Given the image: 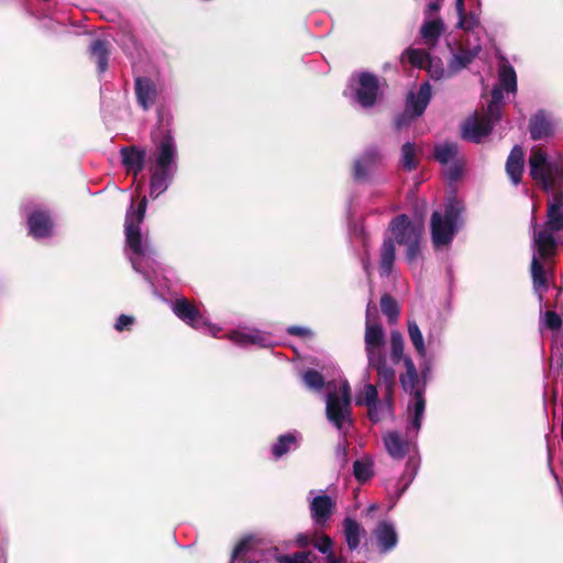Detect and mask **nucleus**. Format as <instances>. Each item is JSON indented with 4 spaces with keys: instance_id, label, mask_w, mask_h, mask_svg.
Returning a JSON list of instances; mask_svg holds the SVG:
<instances>
[{
    "instance_id": "nucleus-2",
    "label": "nucleus",
    "mask_w": 563,
    "mask_h": 563,
    "mask_svg": "<svg viewBox=\"0 0 563 563\" xmlns=\"http://www.w3.org/2000/svg\"><path fill=\"white\" fill-rule=\"evenodd\" d=\"M529 174L545 192L563 185V164L549 162L547 153L540 146L531 148Z\"/></svg>"
},
{
    "instance_id": "nucleus-31",
    "label": "nucleus",
    "mask_w": 563,
    "mask_h": 563,
    "mask_svg": "<svg viewBox=\"0 0 563 563\" xmlns=\"http://www.w3.org/2000/svg\"><path fill=\"white\" fill-rule=\"evenodd\" d=\"M384 443L388 453L396 460H401L408 452V442L402 440L397 432H389L384 437Z\"/></svg>"
},
{
    "instance_id": "nucleus-13",
    "label": "nucleus",
    "mask_w": 563,
    "mask_h": 563,
    "mask_svg": "<svg viewBox=\"0 0 563 563\" xmlns=\"http://www.w3.org/2000/svg\"><path fill=\"white\" fill-rule=\"evenodd\" d=\"M309 510L317 528L324 529L334 514L335 501L328 495H319L310 501Z\"/></svg>"
},
{
    "instance_id": "nucleus-12",
    "label": "nucleus",
    "mask_w": 563,
    "mask_h": 563,
    "mask_svg": "<svg viewBox=\"0 0 563 563\" xmlns=\"http://www.w3.org/2000/svg\"><path fill=\"white\" fill-rule=\"evenodd\" d=\"M382 162V154L376 146L368 147L353 164V178L364 183Z\"/></svg>"
},
{
    "instance_id": "nucleus-33",
    "label": "nucleus",
    "mask_w": 563,
    "mask_h": 563,
    "mask_svg": "<svg viewBox=\"0 0 563 563\" xmlns=\"http://www.w3.org/2000/svg\"><path fill=\"white\" fill-rule=\"evenodd\" d=\"M434 159L442 165L457 161L459 146L455 143H444L434 146Z\"/></svg>"
},
{
    "instance_id": "nucleus-52",
    "label": "nucleus",
    "mask_w": 563,
    "mask_h": 563,
    "mask_svg": "<svg viewBox=\"0 0 563 563\" xmlns=\"http://www.w3.org/2000/svg\"><path fill=\"white\" fill-rule=\"evenodd\" d=\"M484 119H488L494 126L496 122L501 119V106L500 104H488L486 113L483 115Z\"/></svg>"
},
{
    "instance_id": "nucleus-8",
    "label": "nucleus",
    "mask_w": 563,
    "mask_h": 563,
    "mask_svg": "<svg viewBox=\"0 0 563 563\" xmlns=\"http://www.w3.org/2000/svg\"><path fill=\"white\" fill-rule=\"evenodd\" d=\"M371 303L366 309V322H365V352L366 356L372 357L377 354H383V347L385 345V331L380 323L372 319Z\"/></svg>"
},
{
    "instance_id": "nucleus-23",
    "label": "nucleus",
    "mask_w": 563,
    "mask_h": 563,
    "mask_svg": "<svg viewBox=\"0 0 563 563\" xmlns=\"http://www.w3.org/2000/svg\"><path fill=\"white\" fill-rule=\"evenodd\" d=\"M373 536L377 542L380 553L391 551L398 542V536L394 526L386 521H380L373 530Z\"/></svg>"
},
{
    "instance_id": "nucleus-58",
    "label": "nucleus",
    "mask_w": 563,
    "mask_h": 563,
    "mask_svg": "<svg viewBox=\"0 0 563 563\" xmlns=\"http://www.w3.org/2000/svg\"><path fill=\"white\" fill-rule=\"evenodd\" d=\"M394 391H395V388H389V389H385V393H384V409H386V411H388L389 413L393 411V406H394Z\"/></svg>"
},
{
    "instance_id": "nucleus-57",
    "label": "nucleus",
    "mask_w": 563,
    "mask_h": 563,
    "mask_svg": "<svg viewBox=\"0 0 563 563\" xmlns=\"http://www.w3.org/2000/svg\"><path fill=\"white\" fill-rule=\"evenodd\" d=\"M287 333L290 335H296L300 338H306L311 335V331L307 328H302L299 325H290L287 329Z\"/></svg>"
},
{
    "instance_id": "nucleus-45",
    "label": "nucleus",
    "mask_w": 563,
    "mask_h": 563,
    "mask_svg": "<svg viewBox=\"0 0 563 563\" xmlns=\"http://www.w3.org/2000/svg\"><path fill=\"white\" fill-rule=\"evenodd\" d=\"M401 163L405 169L413 170L418 166V161L416 159V150L412 143H405L401 147Z\"/></svg>"
},
{
    "instance_id": "nucleus-55",
    "label": "nucleus",
    "mask_w": 563,
    "mask_h": 563,
    "mask_svg": "<svg viewBox=\"0 0 563 563\" xmlns=\"http://www.w3.org/2000/svg\"><path fill=\"white\" fill-rule=\"evenodd\" d=\"M383 404L378 400L374 405L367 407V415L371 421L378 422L383 419Z\"/></svg>"
},
{
    "instance_id": "nucleus-59",
    "label": "nucleus",
    "mask_w": 563,
    "mask_h": 563,
    "mask_svg": "<svg viewBox=\"0 0 563 563\" xmlns=\"http://www.w3.org/2000/svg\"><path fill=\"white\" fill-rule=\"evenodd\" d=\"M503 88L500 87H494L492 92H490V104H500L501 106V102H503V99H504V95H503Z\"/></svg>"
},
{
    "instance_id": "nucleus-50",
    "label": "nucleus",
    "mask_w": 563,
    "mask_h": 563,
    "mask_svg": "<svg viewBox=\"0 0 563 563\" xmlns=\"http://www.w3.org/2000/svg\"><path fill=\"white\" fill-rule=\"evenodd\" d=\"M419 372H418V376H419V379H420V388H423L426 389V386H427V383L431 376V371H432V366H431V362L428 361V360H424L420 366H419Z\"/></svg>"
},
{
    "instance_id": "nucleus-25",
    "label": "nucleus",
    "mask_w": 563,
    "mask_h": 563,
    "mask_svg": "<svg viewBox=\"0 0 563 563\" xmlns=\"http://www.w3.org/2000/svg\"><path fill=\"white\" fill-rule=\"evenodd\" d=\"M396 260V246L394 239L387 236L384 239L379 249V271L382 276L388 277Z\"/></svg>"
},
{
    "instance_id": "nucleus-21",
    "label": "nucleus",
    "mask_w": 563,
    "mask_h": 563,
    "mask_svg": "<svg viewBox=\"0 0 563 563\" xmlns=\"http://www.w3.org/2000/svg\"><path fill=\"white\" fill-rule=\"evenodd\" d=\"M506 173L510 181L518 186L522 180L525 172V151L520 145H515L506 161Z\"/></svg>"
},
{
    "instance_id": "nucleus-7",
    "label": "nucleus",
    "mask_w": 563,
    "mask_h": 563,
    "mask_svg": "<svg viewBox=\"0 0 563 563\" xmlns=\"http://www.w3.org/2000/svg\"><path fill=\"white\" fill-rule=\"evenodd\" d=\"M389 230L393 233L394 242L399 245H408L415 241L422 240L423 222L413 223L407 214H399L389 222Z\"/></svg>"
},
{
    "instance_id": "nucleus-62",
    "label": "nucleus",
    "mask_w": 563,
    "mask_h": 563,
    "mask_svg": "<svg viewBox=\"0 0 563 563\" xmlns=\"http://www.w3.org/2000/svg\"><path fill=\"white\" fill-rule=\"evenodd\" d=\"M242 563H257V562H255V561H250V560H249V561H244V562H242Z\"/></svg>"
},
{
    "instance_id": "nucleus-6",
    "label": "nucleus",
    "mask_w": 563,
    "mask_h": 563,
    "mask_svg": "<svg viewBox=\"0 0 563 563\" xmlns=\"http://www.w3.org/2000/svg\"><path fill=\"white\" fill-rule=\"evenodd\" d=\"M355 101L365 109L376 104L380 95V82L376 75L361 71L356 75V86L353 87Z\"/></svg>"
},
{
    "instance_id": "nucleus-47",
    "label": "nucleus",
    "mask_w": 563,
    "mask_h": 563,
    "mask_svg": "<svg viewBox=\"0 0 563 563\" xmlns=\"http://www.w3.org/2000/svg\"><path fill=\"white\" fill-rule=\"evenodd\" d=\"M253 542L254 538L252 536L242 538L233 549L231 561L233 562L250 552L253 547Z\"/></svg>"
},
{
    "instance_id": "nucleus-34",
    "label": "nucleus",
    "mask_w": 563,
    "mask_h": 563,
    "mask_svg": "<svg viewBox=\"0 0 563 563\" xmlns=\"http://www.w3.org/2000/svg\"><path fill=\"white\" fill-rule=\"evenodd\" d=\"M380 310L387 317L390 324L395 323L400 314L397 300L389 294H384L380 297Z\"/></svg>"
},
{
    "instance_id": "nucleus-26",
    "label": "nucleus",
    "mask_w": 563,
    "mask_h": 563,
    "mask_svg": "<svg viewBox=\"0 0 563 563\" xmlns=\"http://www.w3.org/2000/svg\"><path fill=\"white\" fill-rule=\"evenodd\" d=\"M406 393H410L413 397V416L411 419V426L416 430H419L421 427V420L426 408V399L424 391L426 389L420 388V379L415 383L412 388L404 389Z\"/></svg>"
},
{
    "instance_id": "nucleus-36",
    "label": "nucleus",
    "mask_w": 563,
    "mask_h": 563,
    "mask_svg": "<svg viewBox=\"0 0 563 563\" xmlns=\"http://www.w3.org/2000/svg\"><path fill=\"white\" fill-rule=\"evenodd\" d=\"M499 87L507 92H515L517 90V75L510 65L501 67L499 71Z\"/></svg>"
},
{
    "instance_id": "nucleus-9",
    "label": "nucleus",
    "mask_w": 563,
    "mask_h": 563,
    "mask_svg": "<svg viewBox=\"0 0 563 563\" xmlns=\"http://www.w3.org/2000/svg\"><path fill=\"white\" fill-rule=\"evenodd\" d=\"M325 416L338 430H342L345 423H353L351 405L340 400L336 391H331L327 396Z\"/></svg>"
},
{
    "instance_id": "nucleus-1",
    "label": "nucleus",
    "mask_w": 563,
    "mask_h": 563,
    "mask_svg": "<svg viewBox=\"0 0 563 563\" xmlns=\"http://www.w3.org/2000/svg\"><path fill=\"white\" fill-rule=\"evenodd\" d=\"M170 115L164 117V111L158 110V123L152 131V141L157 143L155 163L151 167L150 177V196L157 198L165 192L174 178V169L176 168V143L169 129Z\"/></svg>"
},
{
    "instance_id": "nucleus-14",
    "label": "nucleus",
    "mask_w": 563,
    "mask_h": 563,
    "mask_svg": "<svg viewBox=\"0 0 563 563\" xmlns=\"http://www.w3.org/2000/svg\"><path fill=\"white\" fill-rule=\"evenodd\" d=\"M29 234L34 239H46L53 235L54 222L48 211L34 210L27 217Z\"/></svg>"
},
{
    "instance_id": "nucleus-24",
    "label": "nucleus",
    "mask_w": 563,
    "mask_h": 563,
    "mask_svg": "<svg viewBox=\"0 0 563 563\" xmlns=\"http://www.w3.org/2000/svg\"><path fill=\"white\" fill-rule=\"evenodd\" d=\"M492 122L488 119L475 118L473 121H468L463 126L462 136L463 139L473 143H481L482 140L488 136L493 131Z\"/></svg>"
},
{
    "instance_id": "nucleus-4",
    "label": "nucleus",
    "mask_w": 563,
    "mask_h": 563,
    "mask_svg": "<svg viewBox=\"0 0 563 563\" xmlns=\"http://www.w3.org/2000/svg\"><path fill=\"white\" fill-rule=\"evenodd\" d=\"M405 341L399 331L390 332V360L397 365L404 362L405 373L399 375V382L402 389L412 388L418 382V369L409 355H405Z\"/></svg>"
},
{
    "instance_id": "nucleus-37",
    "label": "nucleus",
    "mask_w": 563,
    "mask_h": 563,
    "mask_svg": "<svg viewBox=\"0 0 563 563\" xmlns=\"http://www.w3.org/2000/svg\"><path fill=\"white\" fill-rule=\"evenodd\" d=\"M230 339L240 345H249V344L262 345L264 342V338L258 331H251V332L233 331L230 334Z\"/></svg>"
},
{
    "instance_id": "nucleus-17",
    "label": "nucleus",
    "mask_w": 563,
    "mask_h": 563,
    "mask_svg": "<svg viewBox=\"0 0 563 563\" xmlns=\"http://www.w3.org/2000/svg\"><path fill=\"white\" fill-rule=\"evenodd\" d=\"M146 154L145 148L135 145L121 147L120 156L125 172L136 177L144 169Z\"/></svg>"
},
{
    "instance_id": "nucleus-48",
    "label": "nucleus",
    "mask_w": 563,
    "mask_h": 563,
    "mask_svg": "<svg viewBox=\"0 0 563 563\" xmlns=\"http://www.w3.org/2000/svg\"><path fill=\"white\" fill-rule=\"evenodd\" d=\"M421 241L418 240L406 245V260L410 265L415 264L421 255Z\"/></svg>"
},
{
    "instance_id": "nucleus-5",
    "label": "nucleus",
    "mask_w": 563,
    "mask_h": 563,
    "mask_svg": "<svg viewBox=\"0 0 563 563\" xmlns=\"http://www.w3.org/2000/svg\"><path fill=\"white\" fill-rule=\"evenodd\" d=\"M294 543L299 549H306L312 545L320 553L325 555L327 563H342L343 559L338 556L334 551V542L330 538V536L319 531L318 529L313 531L300 532L295 537Z\"/></svg>"
},
{
    "instance_id": "nucleus-20",
    "label": "nucleus",
    "mask_w": 563,
    "mask_h": 563,
    "mask_svg": "<svg viewBox=\"0 0 563 563\" xmlns=\"http://www.w3.org/2000/svg\"><path fill=\"white\" fill-rule=\"evenodd\" d=\"M135 96L139 106L148 110L157 99L156 84L148 77L139 76L135 78Z\"/></svg>"
},
{
    "instance_id": "nucleus-38",
    "label": "nucleus",
    "mask_w": 563,
    "mask_h": 563,
    "mask_svg": "<svg viewBox=\"0 0 563 563\" xmlns=\"http://www.w3.org/2000/svg\"><path fill=\"white\" fill-rule=\"evenodd\" d=\"M408 334H409V338H410L417 353L421 357L424 358L426 354H427V350L424 346L422 333H421L416 321H410V320L408 321Z\"/></svg>"
},
{
    "instance_id": "nucleus-51",
    "label": "nucleus",
    "mask_w": 563,
    "mask_h": 563,
    "mask_svg": "<svg viewBox=\"0 0 563 563\" xmlns=\"http://www.w3.org/2000/svg\"><path fill=\"white\" fill-rule=\"evenodd\" d=\"M455 9L459 15V22L457 27L468 30L471 26L467 24L466 21V11H465V4L464 0H455Z\"/></svg>"
},
{
    "instance_id": "nucleus-35",
    "label": "nucleus",
    "mask_w": 563,
    "mask_h": 563,
    "mask_svg": "<svg viewBox=\"0 0 563 563\" xmlns=\"http://www.w3.org/2000/svg\"><path fill=\"white\" fill-rule=\"evenodd\" d=\"M317 560L318 555L307 548L292 554H284L277 558L279 563H316Z\"/></svg>"
},
{
    "instance_id": "nucleus-54",
    "label": "nucleus",
    "mask_w": 563,
    "mask_h": 563,
    "mask_svg": "<svg viewBox=\"0 0 563 563\" xmlns=\"http://www.w3.org/2000/svg\"><path fill=\"white\" fill-rule=\"evenodd\" d=\"M135 322V318L128 314H120L114 323V329L119 332L129 330Z\"/></svg>"
},
{
    "instance_id": "nucleus-63",
    "label": "nucleus",
    "mask_w": 563,
    "mask_h": 563,
    "mask_svg": "<svg viewBox=\"0 0 563 563\" xmlns=\"http://www.w3.org/2000/svg\"><path fill=\"white\" fill-rule=\"evenodd\" d=\"M373 310L376 312V307H373ZM374 318H377V314L375 313Z\"/></svg>"
},
{
    "instance_id": "nucleus-56",
    "label": "nucleus",
    "mask_w": 563,
    "mask_h": 563,
    "mask_svg": "<svg viewBox=\"0 0 563 563\" xmlns=\"http://www.w3.org/2000/svg\"><path fill=\"white\" fill-rule=\"evenodd\" d=\"M411 112H409L406 108L404 112L395 118L394 124L397 130L401 129L402 126L409 124V122L412 120Z\"/></svg>"
},
{
    "instance_id": "nucleus-40",
    "label": "nucleus",
    "mask_w": 563,
    "mask_h": 563,
    "mask_svg": "<svg viewBox=\"0 0 563 563\" xmlns=\"http://www.w3.org/2000/svg\"><path fill=\"white\" fill-rule=\"evenodd\" d=\"M302 380L308 388L313 390H321L325 384L323 375L313 368H309L303 373Z\"/></svg>"
},
{
    "instance_id": "nucleus-19",
    "label": "nucleus",
    "mask_w": 563,
    "mask_h": 563,
    "mask_svg": "<svg viewBox=\"0 0 563 563\" xmlns=\"http://www.w3.org/2000/svg\"><path fill=\"white\" fill-rule=\"evenodd\" d=\"M431 100V85L424 81L417 92H409L406 100V109L411 112V118L423 114Z\"/></svg>"
},
{
    "instance_id": "nucleus-49",
    "label": "nucleus",
    "mask_w": 563,
    "mask_h": 563,
    "mask_svg": "<svg viewBox=\"0 0 563 563\" xmlns=\"http://www.w3.org/2000/svg\"><path fill=\"white\" fill-rule=\"evenodd\" d=\"M544 323L548 329L555 331L562 327V319L555 311L548 310L544 313Z\"/></svg>"
},
{
    "instance_id": "nucleus-3",
    "label": "nucleus",
    "mask_w": 563,
    "mask_h": 563,
    "mask_svg": "<svg viewBox=\"0 0 563 563\" xmlns=\"http://www.w3.org/2000/svg\"><path fill=\"white\" fill-rule=\"evenodd\" d=\"M147 207V199L143 197L136 208L132 203L125 214L124 221V235L126 246L134 255H144L143 239L140 225L144 220Z\"/></svg>"
},
{
    "instance_id": "nucleus-46",
    "label": "nucleus",
    "mask_w": 563,
    "mask_h": 563,
    "mask_svg": "<svg viewBox=\"0 0 563 563\" xmlns=\"http://www.w3.org/2000/svg\"><path fill=\"white\" fill-rule=\"evenodd\" d=\"M353 474L357 482L365 483L373 476L372 464L356 460L353 463Z\"/></svg>"
},
{
    "instance_id": "nucleus-60",
    "label": "nucleus",
    "mask_w": 563,
    "mask_h": 563,
    "mask_svg": "<svg viewBox=\"0 0 563 563\" xmlns=\"http://www.w3.org/2000/svg\"><path fill=\"white\" fill-rule=\"evenodd\" d=\"M339 396L340 400L346 401L347 404L351 405V388L346 382L341 385Z\"/></svg>"
},
{
    "instance_id": "nucleus-18",
    "label": "nucleus",
    "mask_w": 563,
    "mask_h": 563,
    "mask_svg": "<svg viewBox=\"0 0 563 563\" xmlns=\"http://www.w3.org/2000/svg\"><path fill=\"white\" fill-rule=\"evenodd\" d=\"M367 362L368 367L376 371L379 386L384 389L396 387V371L388 364L385 353L368 357Z\"/></svg>"
},
{
    "instance_id": "nucleus-41",
    "label": "nucleus",
    "mask_w": 563,
    "mask_h": 563,
    "mask_svg": "<svg viewBox=\"0 0 563 563\" xmlns=\"http://www.w3.org/2000/svg\"><path fill=\"white\" fill-rule=\"evenodd\" d=\"M424 69H427L429 76L434 80L443 79L448 76V69L444 68L442 60L439 57H430Z\"/></svg>"
},
{
    "instance_id": "nucleus-15",
    "label": "nucleus",
    "mask_w": 563,
    "mask_h": 563,
    "mask_svg": "<svg viewBox=\"0 0 563 563\" xmlns=\"http://www.w3.org/2000/svg\"><path fill=\"white\" fill-rule=\"evenodd\" d=\"M552 191L548 201L545 227L549 231H563V185Z\"/></svg>"
},
{
    "instance_id": "nucleus-10",
    "label": "nucleus",
    "mask_w": 563,
    "mask_h": 563,
    "mask_svg": "<svg viewBox=\"0 0 563 563\" xmlns=\"http://www.w3.org/2000/svg\"><path fill=\"white\" fill-rule=\"evenodd\" d=\"M481 51L479 44L472 45L468 40L461 42L448 63V76L453 77L471 65Z\"/></svg>"
},
{
    "instance_id": "nucleus-28",
    "label": "nucleus",
    "mask_w": 563,
    "mask_h": 563,
    "mask_svg": "<svg viewBox=\"0 0 563 563\" xmlns=\"http://www.w3.org/2000/svg\"><path fill=\"white\" fill-rule=\"evenodd\" d=\"M343 533L347 548L354 551L360 547L361 537L365 534V529L355 519L346 517L343 520Z\"/></svg>"
},
{
    "instance_id": "nucleus-32",
    "label": "nucleus",
    "mask_w": 563,
    "mask_h": 563,
    "mask_svg": "<svg viewBox=\"0 0 563 563\" xmlns=\"http://www.w3.org/2000/svg\"><path fill=\"white\" fill-rule=\"evenodd\" d=\"M443 32L444 23L440 18L426 21L420 29L421 36L424 38L427 44L431 45H434L438 42Z\"/></svg>"
},
{
    "instance_id": "nucleus-53",
    "label": "nucleus",
    "mask_w": 563,
    "mask_h": 563,
    "mask_svg": "<svg viewBox=\"0 0 563 563\" xmlns=\"http://www.w3.org/2000/svg\"><path fill=\"white\" fill-rule=\"evenodd\" d=\"M462 172L463 164L460 159H457L453 162L451 166H449V168L445 172V175L451 181H456L462 176Z\"/></svg>"
},
{
    "instance_id": "nucleus-44",
    "label": "nucleus",
    "mask_w": 563,
    "mask_h": 563,
    "mask_svg": "<svg viewBox=\"0 0 563 563\" xmlns=\"http://www.w3.org/2000/svg\"><path fill=\"white\" fill-rule=\"evenodd\" d=\"M406 56L410 65L418 68H424L431 57L428 52L418 48H408Z\"/></svg>"
},
{
    "instance_id": "nucleus-43",
    "label": "nucleus",
    "mask_w": 563,
    "mask_h": 563,
    "mask_svg": "<svg viewBox=\"0 0 563 563\" xmlns=\"http://www.w3.org/2000/svg\"><path fill=\"white\" fill-rule=\"evenodd\" d=\"M376 401H378V390L374 384H366L362 395H358L355 399L357 406L365 405L366 407L374 405Z\"/></svg>"
},
{
    "instance_id": "nucleus-27",
    "label": "nucleus",
    "mask_w": 563,
    "mask_h": 563,
    "mask_svg": "<svg viewBox=\"0 0 563 563\" xmlns=\"http://www.w3.org/2000/svg\"><path fill=\"white\" fill-rule=\"evenodd\" d=\"M531 278L533 290L538 296L539 302L543 301V294L548 289V279L542 263L533 256L531 261Z\"/></svg>"
},
{
    "instance_id": "nucleus-22",
    "label": "nucleus",
    "mask_w": 563,
    "mask_h": 563,
    "mask_svg": "<svg viewBox=\"0 0 563 563\" xmlns=\"http://www.w3.org/2000/svg\"><path fill=\"white\" fill-rule=\"evenodd\" d=\"M529 132L532 140H543L554 134V126L544 110H538L529 120Z\"/></svg>"
},
{
    "instance_id": "nucleus-29",
    "label": "nucleus",
    "mask_w": 563,
    "mask_h": 563,
    "mask_svg": "<svg viewBox=\"0 0 563 563\" xmlns=\"http://www.w3.org/2000/svg\"><path fill=\"white\" fill-rule=\"evenodd\" d=\"M89 54L91 59L96 62L98 70L104 73L110 55L109 42L100 38L95 40L89 46Z\"/></svg>"
},
{
    "instance_id": "nucleus-30",
    "label": "nucleus",
    "mask_w": 563,
    "mask_h": 563,
    "mask_svg": "<svg viewBox=\"0 0 563 563\" xmlns=\"http://www.w3.org/2000/svg\"><path fill=\"white\" fill-rule=\"evenodd\" d=\"M554 231H549L547 228L540 231L534 239L538 254L541 258L547 260L555 254L556 241L553 236Z\"/></svg>"
},
{
    "instance_id": "nucleus-11",
    "label": "nucleus",
    "mask_w": 563,
    "mask_h": 563,
    "mask_svg": "<svg viewBox=\"0 0 563 563\" xmlns=\"http://www.w3.org/2000/svg\"><path fill=\"white\" fill-rule=\"evenodd\" d=\"M172 310L178 319L197 330L210 328V324L206 321L196 305L185 297L177 298L173 302Z\"/></svg>"
},
{
    "instance_id": "nucleus-42",
    "label": "nucleus",
    "mask_w": 563,
    "mask_h": 563,
    "mask_svg": "<svg viewBox=\"0 0 563 563\" xmlns=\"http://www.w3.org/2000/svg\"><path fill=\"white\" fill-rule=\"evenodd\" d=\"M462 211V203L459 200L452 198L446 202L444 213L442 214V217L448 222H451L452 224L456 225V222L461 217Z\"/></svg>"
},
{
    "instance_id": "nucleus-39",
    "label": "nucleus",
    "mask_w": 563,
    "mask_h": 563,
    "mask_svg": "<svg viewBox=\"0 0 563 563\" xmlns=\"http://www.w3.org/2000/svg\"><path fill=\"white\" fill-rule=\"evenodd\" d=\"M296 437L291 433L282 434L272 448V453L276 459L284 456L290 451V446L295 444Z\"/></svg>"
},
{
    "instance_id": "nucleus-61",
    "label": "nucleus",
    "mask_w": 563,
    "mask_h": 563,
    "mask_svg": "<svg viewBox=\"0 0 563 563\" xmlns=\"http://www.w3.org/2000/svg\"><path fill=\"white\" fill-rule=\"evenodd\" d=\"M440 9H441V3H440V1H431V2H429V3H428V5H427V11H426V13H427V14H432V13L438 12Z\"/></svg>"
},
{
    "instance_id": "nucleus-16",
    "label": "nucleus",
    "mask_w": 563,
    "mask_h": 563,
    "mask_svg": "<svg viewBox=\"0 0 563 563\" xmlns=\"http://www.w3.org/2000/svg\"><path fill=\"white\" fill-rule=\"evenodd\" d=\"M456 232V225L443 219L440 211H433L431 216V235L434 246L448 245L452 242Z\"/></svg>"
}]
</instances>
